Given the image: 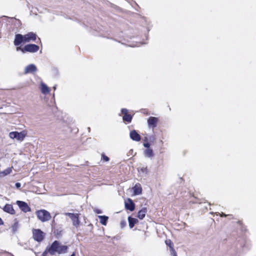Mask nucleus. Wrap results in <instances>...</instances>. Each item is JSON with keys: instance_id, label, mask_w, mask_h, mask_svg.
Masks as SVG:
<instances>
[{"instance_id": "obj_1", "label": "nucleus", "mask_w": 256, "mask_h": 256, "mask_svg": "<svg viewBox=\"0 0 256 256\" xmlns=\"http://www.w3.org/2000/svg\"><path fill=\"white\" fill-rule=\"evenodd\" d=\"M68 249L67 246L62 245L58 240H54L51 244L47 246V250L50 255L65 254L67 252Z\"/></svg>"}, {"instance_id": "obj_2", "label": "nucleus", "mask_w": 256, "mask_h": 256, "mask_svg": "<svg viewBox=\"0 0 256 256\" xmlns=\"http://www.w3.org/2000/svg\"><path fill=\"white\" fill-rule=\"evenodd\" d=\"M36 214L38 218L42 222L48 221L51 218L50 213L45 210H37Z\"/></svg>"}, {"instance_id": "obj_3", "label": "nucleus", "mask_w": 256, "mask_h": 256, "mask_svg": "<svg viewBox=\"0 0 256 256\" xmlns=\"http://www.w3.org/2000/svg\"><path fill=\"white\" fill-rule=\"evenodd\" d=\"M32 235L34 239L38 242H42L45 236V234L40 229H34Z\"/></svg>"}, {"instance_id": "obj_4", "label": "nucleus", "mask_w": 256, "mask_h": 256, "mask_svg": "<svg viewBox=\"0 0 256 256\" xmlns=\"http://www.w3.org/2000/svg\"><path fill=\"white\" fill-rule=\"evenodd\" d=\"M26 135V133L25 131H22L20 132H12L9 134V136L11 138H16L20 141L23 140Z\"/></svg>"}, {"instance_id": "obj_5", "label": "nucleus", "mask_w": 256, "mask_h": 256, "mask_svg": "<svg viewBox=\"0 0 256 256\" xmlns=\"http://www.w3.org/2000/svg\"><path fill=\"white\" fill-rule=\"evenodd\" d=\"M16 204H18L20 210L23 212H27L31 211L30 208L25 202L17 200Z\"/></svg>"}, {"instance_id": "obj_6", "label": "nucleus", "mask_w": 256, "mask_h": 256, "mask_svg": "<svg viewBox=\"0 0 256 256\" xmlns=\"http://www.w3.org/2000/svg\"><path fill=\"white\" fill-rule=\"evenodd\" d=\"M25 52H36L39 50V46L35 44H28L24 47Z\"/></svg>"}, {"instance_id": "obj_7", "label": "nucleus", "mask_w": 256, "mask_h": 256, "mask_svg": "<svg viewBox=\"0 0 256 256\" xmlns=\"http://www.w3.org/2000/svg\"><path fill=\"white\" fill-rule=\"evenodd\" d=\"M65 214L67 216H68L72 222L73 225L76 227H78L80 223V220L78 219V214H75L73 213L70 212H66Z\"/></svg>"}, {"instance_id": "obj_8", "label": "nucleus", "mask_w": 256, "mask_h": 256, "mask_svg": "<svg viewBox=\"0 0 256 256\" xmlns=\"http://www.w3.org/2000/svg\"><path fill=\"white\" fill-rule=\"evenodd\" d=\"M121 112L124 114L122 117V120L124 122H127L128 123L132 122V116L131 114H128V110L126 108H122L121 110Z\"/></svg>"}, {"instance_id": "obj_9", "label": "nucleus", "mask_w": 256, "mask_h": 256, "mask_svg": "<svg viewBox=\"0 0 256 256\" xmlns=\"http://www.w3.org/2000/svg\"><path fill=\"white\" fill-rule=\"evenodd\" d=\"M37 70V68L34 64H30L25 68L24 73L25 74H32L36 72Z\"/></svg>"}, {"instance_id": "obj_10", "label": "nucleus", "mask_w": 256, "mask_h": 256, "mask_svg": "<svg viewBox=\"0 0 256 256\" xmlns=\"http://www.w3.org/2000/svg\"><path fill=\"white\" fill-rule=\"evenodd\" d=\"M24 42H28L30 41H35L36 38V34L33 32H28L24 35Z\"/></svg>"}, {"instance_id": "obj_11", "label": "nucleus", "mask_w": 256, "mask_h": 256, "mask_svg": "<svg viewBox=\"0 0 256 256\" xmlns=\"http://www.w3.org/2000/svg\"><path fill=\"white\" fill-rule=\"evenodd\" d=\"M22 42H24V35L21 34H16L14 41V46H18Z\"/></svg>"}, {"instance_id": "obj_12", "label": "nucleus", "mask_w": 256, "mask_h": 256, "mask_svg": "<svg viewBox=\"0 0 256 256\" xmlns=\"http://www.w3.org/2000/svg\"><path fill=\"white\" fill-rule=\"evenodd\" d=\"M130 138L134 141L139 142L141 140L140 136L134 130L130 131Z\"/></svg>"}, {"instance_id": "obj_13", "label": "nucleus", "mask_w": 256, "mask_h": 256, "mask_svg": "<svg viewBox=\"0 0 256 256\" xmlns=\"http://www.w3.org/2000/svg\"><path fill=\"white\" fill-rule=\"evenodd\" d=\"M158 122V118L156 117L150 116L148 120V126L150 128H156Z\"/></svg>"}, {"instance_id": "obj_14", "label": "nucleus", "mask_w": 256, "mask_h": 256, "mask_svg": "<svg viewBox=\"0 0 256 256\" xmlns=\"http://www.w3.org/2000/svg\"><path fill=\"white\" fill-rule=\"evenodd\" d=\"M125 208L126 210L132 212L134 210L135 204L131 199L128 198V202H125Z\"/></svg>"}, {"instance_id": "obj_15", "label": "nucleus", "mask_w": 256, "mask_h": 256, "mask_svg": "<svg viewBox=\"0 0 256 256\" xmlns=\"http://www.w3.org/2000/svg\"><path fill=\"white\" fill-rule=\"evenodd\" d=\"M2 210L4 212L8 213L11 214H15V210H14L13 206L12 204H6Z\"/></svg>"}, {"instance_id": "obj_16", "label": "nucleus", "mask_w": 256, "mask_h": 256, "mask_svg": "<svg viewBox=\"0 0 256 256\" xmlns=\"http://www.w3.org/2000/svg\"><path fill=\"white\" fill-rule=\"evenodd\" d=\"M133 190L135 195L140 194L142 192V188L140 184H136L133 188Z\"/></svg>"}, {"instance_id": "obj_17", "label": "nucleus", "mask_w": 256, "mask_h": 256, "mask_svg": "<svg viewBox=\"0 0 256 256\" xmlns=\"http://www.w3.org/2000/svg\"><path fill=\"white\" fill-rule=\"evenodd\" d=\"M147 212V208H142L138 212V217L140 220H142Z\"/></svg>"}, {"instance_id": "obj_18", "label": "nucleus", "mask_w": 256, "mask_h": 256, "mask_svg": "<svg viewBox=\"0 0 256 256\" xmlns=\"http://www.w3.org/2000/svg\"><path fill=\"white\" fill-rule=\"evenodd\" d=\"M128 221L129 224V226L130 228H132L134 225L138 222V220L135 218H133L131 216H128Z\"/></svg>"}, {"instance_id": "obj_19", "label": "nucleus", "mask_w": 256, "mask_h": 256, "mask_svg": "<svg viewBox=\"0 0 256 256\" xmlns=\"http://www.w3.org/2000/svg\"><path fill=\"white\" fill-rule=\"evenodd\" d=\"M12 167L8 168L0 172V176L4 177L10 174L12 172Z\"/></svg>"}, {"instance_id": "obj_20", "label": "nucleus", "mask_w": 256, "mask_h": 256, "mask_svg": "<svg viewBox=\"0 0 256 256\" xmlns=\"http://www.w3.org/2000/svg\"><path fill=\"white\" fill-rule=\"evenodd\" d=\"M98 218L100 220V222L104 226H106L107 224L108 217L106 216H98Z\"/></svg>"}, {"instance_id": "obj_21", "label": "nucleus", "mask_w": 256, "mask_h": 256, "mask_svg": "<svg viewBox=\"0 0 256 256\" xmlns=\"http://www.w3.org/2000/svg\"><path fill=\"white\" fill-rule=\"evenodd\" d=\"M144 156L148 158H152L154 156L153 150L151 148H146L144 151Z\"/></svg>"}, {"instance_id": "obj_22", "label": "nucleus", "mask_w": 256, "mask_h": 256, "mask_svg": "<svg viewBox=\"0 0 256 256\" xmlns=\"http://www.w3.org/2000/svg\"><path fill=\"white\" fill-rule=\"evenodd\" d=\"M41 92L42 94H46L50 92L48 87L44 83H42L40 85Z\"/></svg>"}, {"instance_id": "obj_23", "label": "nucleus", "mask_w": 256, "mask_h": 256, "mask_svg": "<svg viewBox=\"0 0 256 256\" xmlns=\"http://www.w3.org/2000/svg\"><path fill=\"white\" fill-rule=\"evenodd\" d=\"M12 230L14 233H15L18 228V223L14 222V224L12 226Z\"/></svg>"}, {"instance_id": "obj_24", "label": "nucleus", "mask_w": 256, "mask_h": 256, "mask_svg": "<svg viewBox=\"0 0 256 256\" xmlns=\"http://www.w3.org/2000/svg\"><path fill=\"white\" fill-rule=\"evenodd\" d=\"M166 244L170 248L173 247V244L172 242L170 240H166Z\"/></svg>"}, {"instance_id": "obj_25", "label": "nucleus", "mask_w": 256, "mask_h": 256, "mask_svg": "<svg viewBox=\"0 0 256 256\" xmlns=\"http://www.w3.org/2000/svg\"><path fill=\"white\" fill-rule=\"evenodd\" d=\"M102 160H103L104 162H108L110 160V158L108 156H106L104 154H102Z\"/></svg>"}, {"instance_id": "obj_26", "label": "nucleus", "mask_w": 256, "mask_h": 256, "mask_svg": "<svg viewBox=\"0 0 256 256\" xmlns=\"http://www.w3.org/2000/svg\"><path fill=\"white\" fill-rule=\"evenodd\" d=\"M126 225V222L125 220H122L120 222V226L121 228H124Z\"/></svg>"}, {"instance_id": "obj_27", "label": "nucleus", "mask_w": 256, "mask_h": 256, "mask_svg": "<svg viewBox=\"0 0 256 256\" xmlns=\"http://www.w3.org/2000/svg\"><path fill=\"white\" fill-rule=\"evenodd\" d=\"M143 146L144 147H145L147 148H150V144L148 142H144L143 144Z\"/></svg>"}, {"instance_id": "obj_28", "label": "nucleus", "mask_w": 256, "mask_h": 256, "mask_svg": "<svg viewBox=\"0 0 256 256\" xmlns=\"http://www.w3.org/2000/svg\"><path fill=\"white\" fill-rule=\"evenodd\" d=\"M156 138L154 136H152L148 137V141L150 142H154Z\"/></svg>"}, {"instance_id": "obj_29", "label": "nucleus", "mask_w": 256, "mask_h": 256, "mask_svg": "<svg viewBox=\"0 0 256 256\" xmlns=\"http://www.w3.org/2000/svg\"><path fill=\"white\" fill-rule=\"evenodd\" d=\"M24 49V48H21L20 46H17L16 48V51H22V53H25V51H24V50H23Z\"/></svg>"}, {"instance_id": "obj_30", "label": "nucleus", "mask_w": 256, "mask_h": 256, "mask_svg": "<svg viewBox=\"0 0 256 256\" xmlns=\"http://www.w3.org/2000/svg\"><path fill=\"white\" fill-rule=\"evenodd\" d=\"M48 254H49V252L47 250L46 247L45 250L42 252V256H46Z\"/></svg>"}, {"instance_id": "obj_31", "label": "nucleus", "mask_w": 256, "mask_h": 256, "mask_svg": "<svg viewBox=\"0 0 256 256\" xmlns=\"http://www.w3.org/2000/svg\"><path fill=\"white\" fill-rule=\"evenodd\" d=\"M170 249L172 252V254L173 255V256H177L176 252L174 249V247Z\"/></svg>"}, {"instance_id": "obj_32", "label": "nucleus", "mask_w": 256, "mask_h": 256, "mask_svg": "<svg viewBox=\"0 0 256 256\" xmlns=\"http://www.w3.org/2000/svg\"><path fill=\"white\" fill-rule=\"evenodd\" d=\"M15 186L17 188H19L21 186V184L20 182H16L15 184Z\"/></svg>"}, {"instance_id": "obj_33", "label": "nucleus", "mask_w": 256, "mask_h": 256, "mask_svg": "<svg viewBox=\"0 0 256 256\" xmlns=\"http://www.w3.org/2000/svg\"><path fill=\"white\" fill-rule=\"evenodd\" d=\"M94 212L98 214L102 213V211L99 209H96L94 210Z\"/></svg>"}, {"instance_id": "obj_34", "label": "nucleus", "mask_w": 256, "mask_h": 256, "mask_svg": "<svg viewBox=\"0 0 256 256\" xmlns=\"http://www.w3.org/2000/svg\"><path fill=\"white\" fill-rule=\"evenodd\" d=\"M141 171L143 172H147V168H141Z\"/></svg>"}, {"instance_id": "obj_35", "label": "nucleus", "mask_w": 256, "mask_h": 256, "mask_svg": "<svg viewBox=\"0 0 256 256\" xmlns=\"http://www.w3.org/2000/svg\"><path fill=\"white\" fill-rule=\"evenodd\" d=\"M220 216H232V215H226V214H224V212H222L220 214Z\"/></svg>"}, {"instance_id": "obj_36", "label": "nucleus", "mask_w": 256, "mask_h": 256, "mask_svg": "<svg viewBox=\"0 0 256 256\" xmlns=\"http://www.w3.org/2000/svg\"><path fill=\"white\" fill-rule=\"evenodd\" d=\"M144 142H148V137L146 136L144 138Z\"/></svg>"}, {"instance_id": "obj_37", "label": "nucleus", "mask_w": 256, "mask_h": 256, "mask_svg": "<svg viewBox=\"0 0 256 256\" xmlns=\"http://www.w3.org/2000/svg\"><path fill=\"white\" fill-rule=\"evenodd\" d=\"M244 243H245V240H242V242L240 244V247L244 246Z\"/></svg>"}, {"instance_id": "obj_38", "label": "nucleus", "mask_w": 256, "mask_h": 256, "mask_svg": "<svg viewBox=\"0 0 256 256\" xmlns=\"http://www.w3.org/2000/svg\"><path fill=\"white\" fill-rule=\"evenodd\" d=\"M4 222L2 219L0 218V226L3 224Z\"/></svg>"}, {"instance_id": "obj_39", "label": "nucleus", "mask_w": 256, "mask_h": 256, "mask_svg": "<svg viewBox=\"0 0 256 256\" xmlns=\"http://www.w3.org/2000/svg\"><path fill=\"white\" fill-rule=\"evenodd\" d=\"M70 256H76L75 252H74L72 254V255H71Z\"/></svg>"}, {"instance_id": "obj_40", "label": "nucleus", "mask_w": 256, "mask_h": 256, "mask_svg": "<svg viewBox=\"0 0 256 256\" xmlns=\"http://www.w3.org/2000/svg\"><path fill=\"white\" fill-rule=\"evenodd\" d=\"M88 131L90 130V128H88Z\"/></svg>"}, {"instance_id": "obj_41", "label": "nucleus", "mask_w": 256, "mask_h": 256, "mask_svg": "<svg viewBox=\"0 0 256 256\" xmlns=\"http://www.w3.org/2000/svg\"><path fill=\"white\" fill-rule=\"evenodd\" d=\"M54 90H55L56 89V86H54Z\"/></svg>"}]
</instances>
